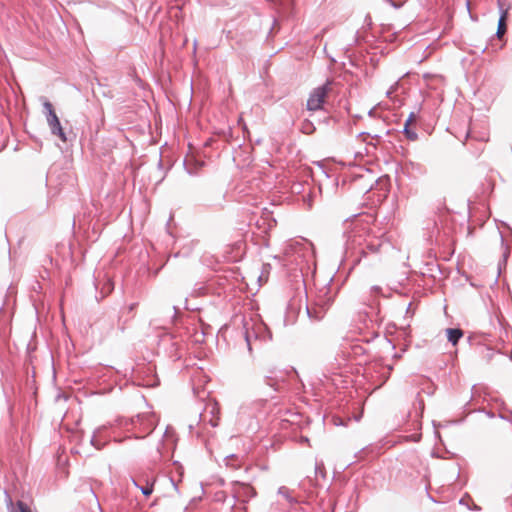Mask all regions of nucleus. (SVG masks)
Masks as SVG:
<instances>
[{
	"instance_id": "obj_1",
	"label": "nucleus",
	"mask_w": 512,
	"mask_h": 512,
	"mask_svg": "<svg viewBox=\"0 0 512 512\" xmlns=\"http://www.w3.org/2000/svg\"><path fill=\"white\" fill-rule=\"evenodd\" d=\"M383 236L384 232L375 223L358 219L354 222L349 238L352 245L358 246L359 254L367 256L381 251L384 245Z\"/></svg>"
},
{
	"instance_id": "obj_2",
	"label": "nucleus",
	"mask_w": 512,
	"mask_h": 512,
	"mask_svg": "<svg viewBox=\"0 0 512 512\" xmlns=\"http://www.w3.org/2000/svg\"><path fill=\"white\" fill-rule=\"evenodd\" d=\"M334 298L335 293L332 292L329 286L324 285L319 288L316 291L312 302L306 306L308 317L315 321L321 320L334 302Z\"/></svg>"
},
{
	"instance_id": "obj_3",
	"label": "nucleus",
	"mask_w": 512,
	"mask_h": 512,
	"mask_svg": "<svg viewBox=\"0 0 512 512\" xmlns=\"http://www.w3.org/2000/svg\"><path fill=\"white\" fill-rule=\"evenodd\" d=\"M43 108L51 134L58 136L63 142H66V134L61 126L58 116L54 111L53 105L49 101H45L43 103Z\"/></svg>"
},
{
	"instance_id": "obj_4",
	"label": "nucleus",
	"mask_w": 512,
	"mask_h": 512,
	"mask_svg": "<svg viewBox=\"0 0 512 512\" xmlns=\"http://www.w3.org/2000/svg\"><path fill=\"white\" fill-rule=\"evenodd\" d=\"M330 84L331 83L327 81L325 84L318 86L311 91L306 104L309 111H317L322 108L325 98L331 89Z\"/></svg>"
},
{
	"instance_id": "obj_5",
	"label": "nucleus",
	"mask_w": 512,
	"mask_h": 512,
	"mask_svg": "<svg viewBox=\"0 0 512 512\" xmlns=\"http://www.w3.org/2000/svg\"><path fill=\"white\" fill-rule=\"evenodd\" d=\"M206 413L211 415L209 419V423L212 427L218 426L220 409L217 402H209L206 405L205 413L202 415L204 417V421L206 420Z\"/></svg>"
},
{
	"instance_id": "obj_6",
	"label": "nucleus",
	"mask_w": 512,
	"mask_h": 512,
	"mask_svg": "<svg viewBox=\"0 0 512 512\" xmlns=\"http://www.w3.org/2000/svg\"><path fill=\"white\" fill-rule=\"evenodd\" d=\"M447 338L450 343L456 345L459 339L463 336V332L461 329L456 328H448L446 330Z\"/></svg>"
},
{
	"instance_id": "obj_7",
	"label": "nucleus",
	"mask_w": 512,
	"mask_h": 512,
	"mask_svg": "<svg viewBox=\"0 0 512 512\" xmlns=\"http://www.w3.org/2000/svg\"><path fill=\"white\" fill-rule=\"evenodd\" d=\"M506 15L507 12H502L499 21H498V27L496 35L497 37H502V35L506 32Z\"/></svg>"
},
{
	"instance_id": "obj_8",
	"label": "nucleus",
	"mask_w": 512,
	"mask_h": 512,
	"mask_svg": "<svg viewBox=\"0 0 512 512\" xmlns=\"http://www.w3.org/2000/svg\"><path fill=\"white\" fill-rule=\"evenodd\" d=\"M103 429H104V427H99V428H97V429L94 431V433H93V435H92V437H91V444H92L94 447H96L97 449H101V448L104 446V444H105L104 442H101V441L98 439V437H99V435H100V433H101V431H102Z\"/></svg>"
},
{
	"instance_id": "obj_9",
	"label": "nucleus",
	"mask_w": 512,
	"mask_h": 512,
	"mask_svg": "<svg viewBox=\"0 0 512 512\" xmlns=\"http://www.w3.org/2000/svg\"><path fill=\"white\" fill-rule=\"evenodd\" d=\"M132 482H133V484L136 487H138L141 490V492L145 496H149L153 492V485L152 484L147 483L145 486H139L134 479H132Z\"/></svg>"
},
{
	"instance_id": "obj_10",
	"label": "nucleus",
	"mask_w": 512,
	"mask_h": 512,
	"mask_svg": "<svg viewBox=\"0 0 512 512\" xmlns=\"http://www.w3.org/2000/svg\"><path fill=\"white\" fill-rule=\"evenodd\" d=\"M403 132L409 140L415 141L418 138L417 133L411 130L409 126L407 127V125H404Z\"/></svg>"
},
{
	"instance_id": "obj_11",
	"label": "nucleus",
	"mask_w": 512,
	"mask_h": 512,
	"mask_svg": "<svg viewBox=\"0 0 512 512\" xmlns=\"http://www.w3.org/2000/svg\"><path fill=\"white\" fill-rule=\"evenodd\" d=\"M16 507V512H33L32 509L23 501H17Z\"/></svg>"
},
{
	"instance_id": "obj_12",
	"label": "nucleus",
	"mask_w": 512,
	"mask_h": 512,
	"mask_svg": "<svg viewBox=\"0 0 512 512\" xmlns=\"http://www.w3.org/2000/svg\"><path fill=\"white\" fill-rule=\"evenodd\" d=\"M279 494L283 495L290 503L294 502V499L289 495V491L286 487H280Z\"/></svg>"
},
{
	"instance_id": "obj_13",
	"label": "nucleus",
	"mask_w": 512,
	"mask_h": 512,
	"mask_svg": "<svg viewBox=\"0 0 512 512\" xmlns=\"http://www.w3.org/2000/svg\"><path fill=\"white\" fill-rule=\"evenodd\" d=\"M234 458H236V456L234 454H231V455H227L225 458H224V461H225V464L226 466H232L233 468H237L239 467V463L237 464H231L230 461L233 460Z\"/></svg>"
},
{
	"instance_id": "obj_14",
	"label": "nucleus",
	"mask_w": 512,
	"mask_h": 512,
	"mask_svg": "<svg viewBox=\"0 0 512 512\" xmlns=\"http://www.w3.org/2000/svg\"><path fill=\"white\" fill-rule=\"evenodd\" d=\"M382 290H383L382 287L377 286V285L371 287V292L376 295H382L383 294Z\"/></svg>"
},
{
	"instance_id": "obj_15",
	"label": "nucleus",
	"mask_w": 512,
	"mask_h": 512,
	"mask_svg": "<svg viewBox=\"0 0 512 512\" xmlns=\"http://www.w3.org/2000/svg\"><path fill=\"white\" fill-rule=\"evenodd\" d=\"M414 120H415V113L411 112L408 119L405 122V125H407V127H408L411 124V122H413Z\"/></svg>"
},
{
	"instance_id": "obj_16",
	"label": "nucleus",
	"mask_w": 512,
	"mask_h": 512,
	"mask_svg": "<svg viewBox=\"0 0 512 512\" xmlns=\"http://www.w3.org/2000/svg\"><path fill=\"white\" fill-rule=\"evenodd\" d=\"M153 430V427H152V424H149L146 428H145V433L146 434H149L151 431Z\"/></svg>"
},
{
	"instance_id": "obj_17",
	"label": "nucleus",
	"mask_w": 512,
	"mask_h": 512,
	"mask_svg": "<svg viewBox=\"0 0 512 512\" xmlns=\"http://www.w3.org/2000/svg\"><path fill=\"white\" fill-rule=\"evenodd\" d=\"M137 306V303H132L129 305V311H133L135 307Z\"/></svg>"
},
{
	"instance_id": "obj_18",
	"label": "nucleus",
	"mask_w": 512,
	"mask_h": 512,
	"mask_svg": "<svg viewBox=\"0 0 512 512\" xmlns=\"http://www.w3.org/2000/svg\"><path fill=\"white\" fill-rule=\"evenodd\" d=\"M245 339H246V342H247L248 348H249V350H250V349H251V347H250V339H249L248 334H246V335H245Z\"/></svg>"
},
{
	"instance_id": "obj_19",
	"label": "nucleus",
	"mask_w": 512,
	"mask_h": 512,
	"mask_svg": "<svg viewBox=\"0 0 512 512\" xmlns=\"http://www.w3.org/2000/svg\"><path fill=\"white\" fill-rule=\"evenodd\" d=\"M267 385L272 386V384H271V382H270V377H267Z\"/></svg>"
},
{
	"instance_id": "obj_20",
	"label": "nucleus",
	"mask_w": 512,
	"mask_h": 512,
	"mask_svg": "<svg viewBox=\"0 0 512 512\" xmlns=\"http://www.w3.org/2000/svg\"><path fill=\"white\" fill-rule=\"evenodd\" d=\"M142 419H143V417H141V416H137V421H140V420H142Z\"/></svg>"
},
{
	"instance_id": "obj_21",
	"label": "nucleus",
	"mask_w": 512,
	"mask_h": 512,
	"mask_svg": "<svg viewBox=\"0 0 512 512\" xmlns=\"http://www.w3.org/2000/svg\"><path fill=\"white\" fill-rule=\"evenodd\" d=\"M303 128L305 129V132H308L309 127H305V126H304Z\"/></svg>"
},
{
	"instance_id": "obj_22",
	"label": "nucleus",
	"mask_w": 512,
	"mask_h": 512,
	"mask_svg": "<svg viewBox=\"0 0 512 512\" xmlns=\"http://www.w3.org/2000/svg\"><path fill=\"white\" fill-rule=\"evenodd\" d=\"M3 148H4V146L2 145V146L0 147V151H1Z\"/></svg>"
}]
</instances>
